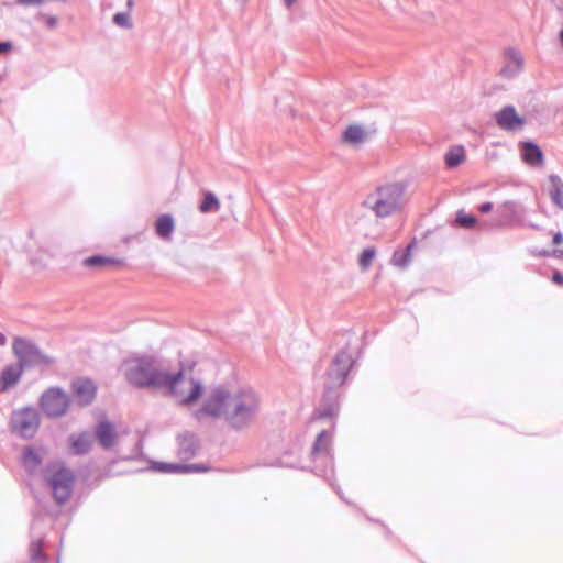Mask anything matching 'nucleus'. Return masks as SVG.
Wrapping results in <instances>:
<instances>
[{"mask_svg":"<svg viewBox=\"0 0 563 563\" xmlns=\"http://www.w3.org/2000/svg\"><path fill=\"white\" fill-rule=\"evenodd\" d=\"M260 411V395L247 387L235 390L214 388L200 409V412L206 416L223 419L236 431L249 428L256 420Z\"/></svg>","mask_w":563,"mask_h":563,"instance_id":"obj_1","label":"nucleus"},{"mask_svg":"<svg viewBox=\"0 0 563 563\" xmlns=\"http://www.w3.org/2000/svg\"><path fill=\"white\" fill-rule=\"evenodd\" d=\"M354 364L353 354L341 350L330 364L325 374L324 393L313 412V419H333L340 410L338 388H340Z\"/></svg>","mask_w":563,"mask_h":563,"instance_id":"obj_2","label":"nucleus"},{"mask_svg":"<svg viewBox=\"0 0 563 563\" xmlns=\"http://www.w3.org/2000/svg\"><path fill=\"white\" fill-rule=\"evenodd\" d=\"M121 368L125 379L135 387L163 389L166 384L167 368L152 356L125 360Z\"/></svg>","mask_w":563,"mask_h":563,"instance_id":"obj_3","label":"nucleus"},{"mask_svg":"<svg viewBox=\"0 0 563 563\" xmlns=\"http://www.w3.org/2000/svg\"><path fill=\"white\" fill-rule=\"evenodd\" d=\"M405 192L406 185L402 183L384 184L369 192L362 206L377 218H387L401 210Z\"/></svg>","mask_w":563,"mask_h":563,"instance_id":"obj_4","label":"nucleus"},{"mask_svg":"<svg viewBox=\"0 0 563 563\" xmlns=\"http://www.w3.org/2000/svg\"><path fill=\"white\" fill-rule=\"evenodd\" d=\"M43 477L52 489L53 497L58 505L65 504L71 493L75 483L74 473L66 468L63 463L54 461L43 470Z\"/></svg>","mask_w":563,"mask_h":563,"instance_id":"obj_5","label":"nucleus"},{"mask_svg":"<svg viewBox=\"0 0 563 563\" xmlns=\"http://www.w3.org/2000/svg\"><path fill=\"white\" fill-rule=\"evenodd\" d=\"M166 384L163 389L177 398L183 405H190L198 400L202 394V384L199 379L187 377L183 371L170 373L166 371Z\"/></svg>","mask_w":563,"mask_h":563,"instance_id":"obj_6","label":"nucleus"},{"mask_svg":"<svg viewBox=\"0 0 563 563\" xmlns=\"http://www.w3.org/2000/svg\"><path fill=\"white\" fill-rule=\"evenodd\" d=\"M12 350L18 364L25 368H46L54 363V358L45 354L38 346L26 339L15 338Z\"/></svg>","mask_w":563,"mask_h":563,"instance_id":"obj_7","label":"nucleus"},{"mask_svg":"<svg viewBox=\"0 0 563 563\" xmlns=\"http://www.w3.org/2000/svg\"><path fill=\"white\" fill-rule=\"evenodd\" d=\"M10 424L13 433L23 439H32L41 426L40 412L33 407L14 410Z\"/></svg>","mask_w":563,"mask_h":563,"instance_id":"obj_8","label":"nucleus"},{"mask_svg":"<svg viewBox=\"0 0 563 563\" xmlns=\"http://www.w3.org/2000/svg\"><path fill=\"white\" fill-rule=\"evenodd\" d=\"M311 455L316 463V473L328 477L333 472V455L331 453V434L322 430L313 442Z\"/></svg>","mask_w":563,"mask_h":563,"instance_id":"obj_9","label":"nucleus"},{"mask_svg":"<svg viewBox=\"0 0 563 563\" xmlns=\"http://www.w3.org/2000/svg\"><path fill=\"white\" fill-rule=\"evenodd\" d=\"M40 406L48 418H59L67 412L70 398L62 388L51 387L42 394Z\"/></svg>","mask_w":563,"mask_h":563,"instance_id":"obj_10","label":"nucleus"},{"mask_svg":"<svg viewBox=\"0 0 563 563\" xmlns=\"http://www.w3.org/2000/svg\"><path fill=\"white\" fill-rule=\"evenodd\" d=\"M519 206L515 201H505L496 209V218L492 221H483L479 223V230L495 229L508 227L516 218H518Z\"/></svg>","mask_w":563,"mask_h":563,"instance_id":"obj_11","label":"nucleus"},{"mask_svg":"<svg viewBox=\"0 0 563 563\" xmlns=\"http://www.w3.org/2000/svg\"><path fill=\"white\" fill-rule=\"evenodd\" d=\"M496 124L504 131H521L526 124V119L520 117L515 107L506 106L495 114Z\"/></svg>","mask_w":563,"mask_h":563,"instance_id":"obj_12","label":"nucleus"},{"mask_svg":"<svg viewBox=\"0 0 563 563\" xmlns=\"http://www.w3.org/2000/svg\"><path fill=\"white\" fill-rule=\"evenodd\" d=\"M178 449L177 454L180 460L187 461L196 456L200 450L199 440L191 432H184L177 437Z\"/></svg>","mask_w":563,"mask_h":563,"instance_id":"obj_13","label":"nucleus"},{"mask_svg":"<svg viewBox=\"0 0 563 563\" xmlns=\"http://www.w3.org/2000/svg\"><path fill=\"white\" fill-rule=\"evenodd\" d=\"M73 391L81 406L91 404L96 397L97 386L89 378H79L73 383Z\"/></svg>","mask_w":563,"mask_h":563,"instance_id":"obj_14","label":"nucleus"},{"mask_svg":"<svg viewBox=\"0 0 563 563\" xmlns=\"http://www.w3.org/2000/svg\"><path fill=\"white\" fill-rule=\"evenodd\" d=\"M505 59L506 64L500 69V75L504 78H514L522 69V56L517 49L510 47L505 51Z\"/></svg>","mask_w":563,"mask_h":563,"instance_id":"obj_15","label":"nucleus"},{"mask_svg":"<svg viewBox=\"0 0 563 563\" xmlns=\"http://www.w3.org/2000/svg\"><path fill=\"white\" fill-rule=\"evenodd\" d=\"M117 435L114 426L108 420L100 421L95 428V437L104 450L113 446Z\"/></svg>","mask_w":563,"mask_h":563,"instance_id":"obj_16","label":"nucleus"},{"mask_svg":"<svg viewBox=\"0 0 563 563\" xmlns=\"http://www.w3.org/2000/svg\"><path fill=\"white\" fill-rule=\"evenodd\" d=\"M23 368L18 363L10 364L0 374V393L13 388L21 379Z\"/></svg>","mask_w":563,"mask_h":563,"instance_id":"obj_17","label":"nucleus"},{"mask_svg":"<svg viewBox=\"0 0 563 563\" xmlns=\"http://www.w3.org/2000/svg\"><path fill=\"white\" fill-rule=\"evenodd\" d=\"M522 161L530 166L542 165L544 155L541 148L532 141H523L519 144Z\"/></svg>","mask_w":563,"mask_h":563,"instance_id":"obj_18","label":"nucleus"},{"mask_svg":"<svg viewBox=\"0 0 563 563\" xmlns=\"http://www.w3.org/2000/svg\"><path fill=\"white\" fill-rule=\"evenodd\" d=\"M92 441L93 438L88 431H84L79 434H70L68 438L70 452L74 455H85L90 451Z\"/></svg>","mask_w":563,"mask_h":563,"instance_id":"obj_19","label":"nucleus"},{"mask_svg":"<svg viewBox=\"0 0 563 563\" xmlns=\"http://www.w3.org/2000/svg\"><path fill=\"white\" fill-rule=\"evenodd\" d=\"M153 468L161 473H198L207 471L202 464H180L157 462Z\"/></svg>","mask_w":563,"mask_h":563,"instance_id":"obj_20","label":"nucleus"},{"mask_svg":"<svg viewBox=\"0 0 563 563\" xmlns=\"http://www.w3.org/2000/svg\"><path fill=\"white\" fill-rule=\"evenodd\" d=\"M42 449L25 448L22 455V463L29 474H36L43 463Z\"/></svg>","mask_w":563,"mask_h":563,"instance_id":"obj_21","label":"nucleus"},{"mask_svg":"<svg viewBox=\"0 0 563 563\" xmlns=\"http://www.w3.org/2000/svg\"><path fill=\"white\" fill-rule=\"evenodd\" d=\"M551 188L549 196L552 202L561 210H563V180L559 175L551 174L549 176Z\"/></svg>","mask_w":563,"mask_h":563,"instance_id":"obj_22","label":"nucleus"},{"mask_svg":"<svg viewBox=\"0 0 563 563\" xmlns=\"http://www.w3.org/2000/svg\"><path fill=\"white\" fill-rule=\"evenodd\" d=\"M342 139L347 144L358 145L366 141L367 134L363 126L358 124H352L345 129Z\"/></svg>","mask_w":563,"mask_h":563,"instance_id":"obj_23","label":"nucleus"},{"mask_svg":"<svg viewBox=\"0 0 563 563\" xmlns=\"http://www.w3.org/2000/svg\"><path fill=\"white\" fill-rule=\"evenodd\" d=\"M175 229L174 219L170 214H162L157 218L155 230L162 239L168 238Z\"/></svg>","mask_w":563,"mask_h":563,"instance_id":"obj_24","label":"nucleus"},{"mask_svg":"<svg viewBox=\"0 0 563 563\" xmlns=\"http://www.w3.org/2000/svg\"><path fill=\"white\" fill-rule=\"evenodd\" d=\"M43 537L32 538L29 548L30 559L36 563H44L47 560V555L42 547Z\"/></svg>","mask_w":563,"mask_h":563,"instance_id":"obj_25","label":"nucleus"},{"mask_svg":"<svg viewBox=\"0 0 563 563\" xmlns=\"http://www.w3.org/2000/svg\"><path fill=\"white\" fill-rule=\"evenodd\" d=\"M220 209V201L214 194L207 191L203 195V199L199 206V210L202 213L217 212Z\"/></svg>","mask_w":563,"mask_h":563,"instance_id":"obj_26","label":"nucleus"},{"mask_svg":"<svg viewBox=\"0 0 563 563\" xmlns=\"http://www.w3.org/2000/svg\"><path fill=\"white\" fill-rule=\"evenodd\" d=\"M117 263H118L117 260H114L112 257H108V256H102V255H93V256H90V257H87L84 260V265L86 267H92V268H99V267H103V266L114 265Z\"/></svg>","mask_w":563,"mask_h":563,"instance_id":"obj_27","label":"nucleus"},{"mask_svg":"<svg viewBox=\"0 0 563 563\" xmlns=\"http://www.w3.org/2000/svg\"><path fill=\"white\" fill-rule=\"evenodd\" d=\"M445 164L449 168H454L459 166L464 161V151L463 147H457L449 151L445 156Z\"/></svg>","mask_w":563,"mask_h":563,"instance_id":"obj_28","label":"nucleus"},{"mask_svg":"<svg viewBox=\"0 0 563 563\" xmlns=\"http://www.w3.org/2000/svg\"><path fill=\"white\" fill-rule=\"evenodd\" d=\"M411 245H408L402 251H396L391 257V262L395 266L406 267L410 262Z\"/></svg>","mask_w":563,"mask_h":563,"instance_id":"obj_29","label":"nucleus"},{"mask_svg":"<svg viewBox=\"0 0 563 563\" xmlns=\"http://www.w3.org/2000/svg\"><path fill=\"white\" fill-rule=\"evenodd\" d=\"M455 223L461 228L472 229L477 223V219L472 214H467L464 210H459L456 212Z\"/></svg>","mask_w":563,"mask_h":563,"instance_id":"obj_30","label":"nucleus"},{"mask_svg":"<svg viewBox=\"0 0 563 563\" xmlns=\"http://www.w3.org/2000/svg\"><path fill=\"white\" fill-rule=\"evenodd\" d=\"M112 21L115 25L123 27V29H132L133 23L130 18L129 12H118L113 15Z\"/></svg>","mask_w":563,"mask_h":563,"instance_id":"obj_31","label":"nucleus"},{"mask_svg":"<svg viewBox=\"0 0 563 563\" xmlns=\"http://www.w3.org/2000/svg\"><path fill=\"white\" fill-rule=\"evenodd\" d=\"M376 255L375 249L367 247L363 250V252L360 255L358 264L363 269H367Z\"/></svg>","mask_w":563,"mask_h":563,"instance_id":"obj_32","label":"nucleus"},{"mask_svg":"<svg viewBox=\"0 0 563 563\" xmlns=\"http://www.w3.org/2000/svg\"><path fill=\"white\" fill-rule=\"evenodd\" d=\"M37 19L43 20L46 24V26L51 30L55 29L58 24V20L56 16L47 15L44 13H38Z\"/></svg>","mask_w":563,"mask_h":563,"instance_id":"obj_33","label":"nucleus"},{"mask_svg":"<svg viewBox=\"0 0 563 563\" xmlns=\"http://www.w3.org/2000/svg\"><path fill=\"white\" fill-rule=\"evenodd\" d=\"M16 3L20 5H41L44 3V0H16Z\"/></svg>","mask_w":563,"mask_h":563,"instance_id":"obj_34","label":"nucleus"},{"mask_svg":"<svg viewBox=\"0 0 563 563\" xmlns=\"http://www.w3.org/2000/svg\"><path fill=\"white\" fill-rule=\"evenodd\" d=\"M492 209H493V203L489 201H486L478 206V211L482 213H487V212L492 211Z\"/></svg>","mask_w":563,"mask_h":563,"instance_id":"obj_35","label":"nucleus"},{"mask_svg":"<svg viewBox=\"0 0 563 563\" xmlns=\"http://www.w3.org/2000/svg\"><path fill=\"white\" fill-rule=\"evenodd\" d=\"M552 282L559 285L563 284V275L560 272H554L552 275Z\"/></svg>","mask_w":563,"mask_h":563,"instance_id":"obj_36","label":"nucleus"},{"mask_svg":"<svg viewBox=\"0 0 563 563\" xmlns=\"http://www.w3.org/2000/svg\"><path fill=\"white\" fill-rule=\"evenodd\" d=\"M11 42H0V53H7L11 49Z\"/></svg>","mask_w":563,"mask_h":563,"instance_id":"obj_37","label":"nucleus"},{"mask_svg":"<svg viewBox=\"0 0 563 563\" xmlns=\"http://www.w3.org/2000/svg\"><path fill=\"white\" fill-rule=\"evenodd\" d=\"M563 242V234L561 232H556L553 235V243L554 244H561Z\"/></svg>","mask_w":563,"mask_h":563,"instance_id":"obj_38","label":"nucleus"},{"mask_svg":"<svg viewBox=\"0 0 563 563\" xmlns=\"http://www.w3.org/2000/svg\"><path fill=\"white\" fill-rule=\"evenodd\" d=\"M133 7H134V1L133 0H128L126 1V8H128V12L129 13L133 9Z\"/></svg>","mask_w":563,"mask_h":563,"instance_id":"obj_39","label":"nucleus"},{"mask_svg":"<svg viewBox=\"0 0 563 563\" xmlns=\"http://www.w3.org/2000/svg\"><path fill=\"white\" fill-rule=\"evenodd\" d=\"M296 1H297V0H284L285 5H286L287 8H290V7H291Z\"/></svg>","mask_w":563,"mask_h":563,"instance_id":"obj_40","label":"nucleus"},{"mask_svg":"<svg viewBox=\"0 0 563 563\" xmlns=\"http://www.w3.org/2000/svg\"><path fill=\"white\" fill-rule=\"evenodd\" d=\"M553 254L556 256V257H563V250H555L553 252Z\"/></svg>","mask_w":563,"mask_h":563,"instance_id":"obj_41","label":"nucleus"},{"mask_svg":"<svg viewBox=\"0 0 563 563\" xmlns=\"http://www.w3.org/2000/svg\"><path fill=\"white\" fill-rule=\"evenodd\" d=\"M5 341V338L0 339V342L3 344Z\"/></svg>","mask_w":563,"mask_h":563,"instance_id":"obj_42","label":"nucleus"},{"mask_svg":"<svg viewBox=\"0 0 563 563\" xmlns=\"http://www.w3.org/2000/svg\"><path fill=\"white\" fill-rule=\"evenodd\" d=\"M5 341V338L0 339V342L3 344Z\"/></svg>","mask_w":563,"mask_h":563,"instance_id":"obj_43","label":"nucleus"},{"mask_svg":"<svg viewBox=\"0 0 563 563\" xmlns=\"http://www.w3.org/2000/svg\"><path fill=\"white\" fill-rule=\"evenodd\" d=\"M36 522H34L32 526H31V529L34 530V527H35Z\"/></svg>","mask_w":563,"mask_h":563,"instance_id":"obj_44","label":"nucleus"}]
</instances>
